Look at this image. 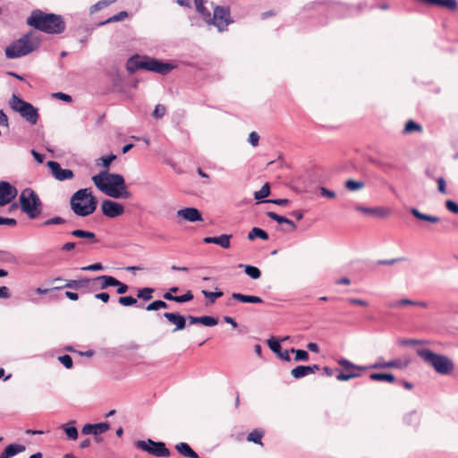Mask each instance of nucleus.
<instances>
[{"label":"nucleus","instance_id":"f257e3e1","mask_svg":"<svg viewBox=\"0 0 458 458\" xmlns=\"http://www.w3.org/2000/svg\"><path fill=\"white\" fill-rule=\"evenodd\" d=\"M95 186L106 196L114 199H129L131 197L124 178L119 174H111L106 170L92 176Z\"/></svg>","mask_w":458,"mask_h":458},{"label":"nucleus","instance_id":"f03ea898","mask_svg":"<svg viewBox=\"0 0 458 458\" xmlns=\"http://www.w3.org/2000/svg\"><path fill=\"white\" fill-rule=\"evenodd\" d=\"M95 186L106 196L114 199H129L131 197L124 178L119 174H111L106 170L92 176Z\"/></svg>","mask_w":458,"mask_h":458},{"label":"nucleus","instance_id":"7ed1b4c3","mask_svg":"<svg viewBox=\"0 0 458 458\" xmlns=\"http://www.w3.org/2000/svg\"><path fill=\"white\" fill-rule=\"evenodd\" d=\"M27 22L35 29L48 34H59L65 30V23L61 15L46 13L40 10L33 11Z\"/></svg>","mask_w":458,"mask_h":458},{"label":"nucleus","instance_id":"20e7f679","mask_svg":"<svg viewBox=\"0 0 458 458\" xmlns=\"http://www.w3.org/2000/svg\"><path fill=\"white\" fill-rule=\"evenodd\" d=\"M130 73H134L138 70H146L158 74L165 75L169 73L174 66L169 63H164L153 57L147 55H133L126 64Z\"/></svg>","mask_w":458,"mask_h":458},{"label":"nucleus","instance_id":"39448f33","mask_svg":"<svg viewBox=\"0 0 458 458\" xmlns=\"http://www.w3.org/2000/svg\"><path fill=\"white\" fill-rule=\"evenodd\" d=\"M98 199L92 195L90 188L75 191L70 199L71 209L79 216H88L97 209Z\"/></svg>","mask_w":458,"mask_h":458},{"label":"nucleus","instance_id":"423d86ee","mask_svg":"<svg viewBox=\"0 0 458 458\" xmlns=\"http://www.w3.org/2000/svg\"><path fill=\"white\" fill-rule=\"evenodd\" d=\"M38 37L28 33L13 42L5 48V55L9 59L19 58L29 55L39 47Z\"/></svg>","mask_w":458,"mask_h":458},{"label":"nucleus","instance_id":"0eeeda50","mask_svg":"<svg viewBox=\"0 0 458 458\" xmlns=\"http://www.w3.org/2000/svg\"><path fill=\"white\" fill-rule=\"evenodd\" d=\"M416 352L425 363L431 366L438 374L448 375L454 368L453 361L445 355L435 353L429 349H418Z\"/></svg>","mask_w":458,"mask_h":458},{"label":"nucleus","instance_id":"6e6552de","mask_svg":"<svg viewBox=\"0 0 458 458\" xmlns=\"http://www.w3.org/2000/svg\"><path fill=\"white\" fill-rule=\"evenodd\" d=\"M20 206L23 213L30 219L36 218L42 212V203L37 193L30 189H24L20 195Z\"/></svg>","mask_w":458,"mask_h":458},{"label":"nucleus","instance_id":"1a4fd4ad","mask_svg":"<svg viewBox=\"0 0 458 458\" xmlns=\"http://www.w3.org/2000/svg\"><path fill=\"white\" fill-rule=\"evenodd\" d=\"M10 107L20 114L30 124H36L38 120V109L35 108L30 103L24 101L20 97L13 95L10 102Z\"/></svg>","mask_w":458,"mask_h":458},{"label":"nucleus","instance_id":"9d476101","mask_svg":"<svg viewBox=\"0 0 458 458\" xmlns=\"http://www.w3.org/2000/svg\"><path fill=\"white\" fill-rule=\"evenodd\" d=\"M206 22L214 24L219 31H223L232 22L228 7L216 6L213 14L209 12V17L201 14Z\"/></svg>","mask_w":458,"mask_h":458},{"label":"nucleus","instance_id":"9b49d317","mask_svg":"<svg viewBox=\"0 0 458 458\" xmlns=\"http://www.w3.org/2000/svg\"><path fill=\"white\" fill-rule=\"evenodd\" d=\"M135 446L156 457H168L171 454L164 442H156L150 438L136 441Z\"/></svg>","mask_w":458,"mask_h":458},{"label":"nucleus","instance_id":"f8f14e48","mask_svg":"<svg viewBox=\"0 0 458 458\" xmlns=\"http://www.w3.org/2000/svg\"><path fill=\"white\" fill-rule=\"evenodd\" d=\"M18 195L17 189L5 181L0 182V207L11 203Z\"/></svg>","mask_w":458,"mask_h":458},{"label":"nucleus","instance_id":"ddd939ff","mask_svg":"<svg viewBox=\"0 0 458 458\" xmlns=\"http://www.w3.org/2000/svg\"><path fill=\"white\" fill-rule=\"evenodd\" d=\"M101 210L106 216L110 218L117 217L124 213V208L122 204L110 199L102 201Z\"/></svg>","mask_w":458,"mask_h":458},{"label":"nucleus","instance_id":"4468645a","mask_svg":"<svg viewBox=\"0 0 458 458\" xmlns=\"http://www.w3.org/2000/svg\"><path fill=\"white\" fill-rule=\"evenodd\" d=\"M47 166L50 168L53 176L60 182L71 180L74 176L71 169L62 168L60 164L55 161H48Z\"/></svg>","mask_w":458,"mask_h":458},{"label":"nucleus","instance_id":"2eb2a0df","mask_svg":"<svg viewBox=\"0 0 458 458\" xmlns=\"http://www.w3.org/2000/svg\"><path fill=\"white\" fill-rule=\"evenodd\" d=\"M410 360H401V359H395L389 361H377L370 366H369V369H405L409 365Z\"/></svg>","mask_w":458,"mask_h":458},{"label":"nucleus","instance_id":"dca6fc26","mask_svg":"<svg viewBox=\"0 0 458 458\" xmlns=\"http://www.w3.org/2000/svg\"><path fill=\"white\" fill-rule=\"evenodd\" d=\"M176 216L191 223L203 220L201 213L196 208H185L179 209L176 212Z\"/></svg>","mask_w":458,"mask_h":458},{"label":"nucleus","instance_id":"f3484780","mask_svg":"<svg viewBox=\"0 0 458 458\" xmlns=\"http://www.w3.org/2000/svg\"><path fill=\"white\" fill-rule=\"evenodd\" d=\"M117 284L116 278L111 276H99L92 278V290H104Z\"/></svg>","mask_w":458,"mask_h":458},{"label":"nucleus","instance_id":"a211bd4d","mask_svg":"<svg viewBox=\"0 0 458 458\" xmlns=\"http://www.w3.org/2000/svg\"><path fill=\"white\" fill-rule=\"evenodd\" d=\"M171 324L175 325L174 331L182 330L186 327V318L178 312H165L163 315Z\"/></svg>","mask_w":458,"mask_h":458},{"label":"nucleus","instance_id":"6ab92c4d","mask_svg":"<svg viewBox=\"0 0 458 458\" xmlns=\"http://www.w3.org/2000/svg\"><path fill=\"white\" fill-rule=\"evenodd\" d=\"M319 369L318 365L303 366L300 365L291 370V375L295 379H300Z\"/></svg>","mask_w":458,"mask_h":458},{"label":"nucleus","instance_id":"aec40b11","mask_svg":"<svg viewBox=\"0 0 458 458\" xmlns=\"http://www.w3.org/2000/svg\"><path fill=\"white\" fill-rule=\"evenodd\" d=\"M356 209L362 213L375 215L379 217H386L391 214V208H386V207L365 208V207L358 206V207H356Z\"/></svg>","mask_w":458,"mask_h":458},{"label":"nucleus","instance_id":"412c9836","mask_svg":"<svg viewBox=\"0 0 458 458\" xmlns=\"http://www.w3.org/2000/svg\"><path fill=\"white\" fill-rule=\"evenodd\" d=\"M267 345L280 359L285 361H290L291 358L289 355L290 351L282 352V347L278 340L275 338H270L267 341Z\"/></svg>","mask_w":458,"mask_h":458},{"label":"nucleus","instance_id":"4be33fe9","mask_svg":"<svg viewBox=\"0 0 458 458\" xmlns=\"http://www.w3.org/2000/svg\"><path fill=\"white\" fill-rule=\"evenodd\" d=\"M232 237H233L232 234H221L220 236H217V237L208 236V237H205L203 239V242L205 243L217 244L224 249H229L231 246L230 240Z\"/></svg>","mask_w":458,"mask_h":458},{"label":"nucleus","instance_id":"5701e85b","mask_svg":"<svg viewBox=\"0 0 458 458\" xmlns=\"http://www.w3.org/2000/svg\"><path fill=\"white\" fill-rule=\"evenodd\" d=\"M25 446L23 445L19 444H10L1 453L0 458H11L20 453L25 451Z\"/></svg>","mask_w":458,"mask_h":458},{"label":"nucleus","instance_id":"b1692460","mask_svg":"<svg viewBox=\"0 0 458 458\" xmlns=\"http://www.w3.org/2000/svg\"><path fill=\"white\" fill-rule=\"evenodd\" d=\"M175 449L182 456L189 458H199V454L187 443L181 442L176 444Z\"/></svg>","mask_w":458,"mask_h":458},{"label":"nucleus","instance_id":"393cba45","mask_svg":"<svg viewBox=\"0 0 458 458\" xmlns=\"http://www.w3.org/2000/svg\"><path fill=\"white\" fill-rule=\"evenodd\" d=\"M232 298L243 303H262L263 300L259 296L246 295L239 293H233Z\"/></svg>","mask_w":458,"mask_h":458},{"label":"nucleus","instance_id":"a878e982","mask_svg":"<svg viewBox=\"0 0 458 458\" xmlns=\"http://www.w3.org/2000/svg\"><path fill=\"white\" fill-rule=\"evenodd\" d=\"M89 285L92 287V278H82L79 280H69L67 281L64 287L78 290L81 288L88 287Z\"/></svg>","mask_w":458,"mask_h":458},{"label":"nucleus","instance_id":"bb28decb","mask_svg":"<svg viewBox=\"0 0 458 458\" xmlns=\"http://www.w3.org/2000/svg\"><path fill=\"white\" fill-rule=\"evenodd\" d=\"M71 234L77 238H84L88 240L89 243H95L98 242L97 236L94 233L84 231L81 229H76L71 232Z\"/></svg>","mask_w":458,"mask_h":458},{"label":"nucleus","instance_id":"cd10ccee","mask_svg":"<svg viewBox=\"0 0 458 458\" xmlns=\"http://www.w3.org/2000/svg\"><path fill=\"white\" fill-rule=\"evenodd\" d=\"M163 297L167 301H174L182 303L191 301L193 299V294L191 291H187L186 293L180 296H174L173 294H170V293H165L163 295Z\"/></svg>","mask_w":458,"mask_h":458},{"label":"nucleus","instance_id":"c85d7f7f","mask_svg":"<svg viewBox=\"0 0 458 458\" xmlns=\"http://www.w3.org/2000/svg\"><path fill=\"white\" fill-rule=\"evenodd\" d=\"M410 212L418 219L424 220L427 222H430L433 224L438 223L440 221V218L436 216L427 215L420 212L417 208H411Z\"/></svg>","mask_w":458,"mask_h":458},{"label":"nucleus","instance_id":"c756f323","mask_svg":"<svg viewBox=\"0 0 458 458\" xmlns=\"http://www.w3.org/2000/svg\"><path fill=\"white\" fill-rule=\"evenodd\" d=\"M74 421H70L69 423L63 424L61 426L62 429L65 432L67 437L71 440H76L78 438V430L73 426Z\"/></svg>","mask_w":458,"mask_h":458},{"label":"nucleus","instance_id":"7c9ffc66","mask_svg":"<svg viewBox=\"0 0 458 458\" xmlns=\"http://www.w3.org/2000/svg\"><path fill=\"white\" fill-rule=\"evenodd\" d=\"M267 216L269 218L273 219L274 221H276L279 224H287L288 225L291 226L292 230H295L296 229L295 224L292 220H290V219H288V218H286L284 216H279L276 213L272 212V211L267 212Z\"/></svg>","mask_w":458,"mask_h":458},{"label":"nucleus","instance_id":"2f4dec72","mask_svg":"<svg viewBox=\"0 0 458 458\" xmlns=\"http://www.w3.org/2000/svg\"><path fill=\"white\" fill-rule=\"evenodd\" d=\"M369 378L373 381H387L389 383H394L395 381L394 375L391 373H372L370 374Z\"/></svg>","mask_w":458,"mask_h":458},{"label":"nucleus","instance_id":"473e14b6","mask_svg":"<svg viewBox=\"0 0 458 458\" xmlns=\"http://www.w3.org/2000/svg\"><path fill=\"white\" fill-rule=\"evenodd\" d=\"M257 237H259L264 241H267L269 238L268 234L266 231H264L259 227H253L248 234V239L250 241H253Z\"/></svg>","mask_w":458,"mask_h":458},{"label":"nucleus","instance_id":"72a5a7b5","mask_svg":"<svg viewBox=\"0 0 458 458\" xmlns=\"http://www.w3.org/2000/svg\"><path fill=\"white\" fill-rule=\"evenodd\" d=\"M239 267H243L244 272L246 273V275H248L252 279H259L261 276V272L257 267H254L251 265H242V264H240Z\"/></svg>","mask_w":458,"mask_h":458},{"label":"nucleus","instance_id":"f704fd0d","mask_svg":"<svg viewBox=\"0 0 458 458\" xmlns=\"http://www.w3.org/2000/svg\"><path fill=\"white\" fill-rule=\"evenodd\" d=\"M431 5H438L454 11L457 8L458 3L456 0H433Z\"/></svg>","mask_w":458,"mask_h":458},{"label":"nucleus","instance_id":"c9c22d12","mask_svg":"<svg viewBox=\"0 0 458 458\" xmlns=\"http://www.w3.org/2000/svg\"><path fill=\"white\" fill-rule=\"evenodd\" d=\"M344 186L351 191H356L361 190L365 186V183L362 181L349 179L345 182Z\"/></svg>","mask_w":458,"mask_h":458},{"label":"nucleus","instance_id":"e433bc0d","mask_svg":"<svg viewBox=\"0 0 458 458\" xmlns=\"http://www.w3.org/2000/svg\"><path fill=\"white\" fill-rule=\"evenodd\" d=\"M263 431L262 430H259V429H254L253 431H251L248 437H247V440L249 442H253L255 444H259V445H262V442H261V438L263 437Z\"/></svg>","mask_w":458,"mask_h":458},{"label":"nucleus","instance_id":"4c0bfd02","mask_svg":"<svg viewBox=\"0 0 458 458\" xmlns=\"http://www.w3.org/2000/svg\"><path fill=\"white\" fill-rule=\"evenodd\" d=\"M338 363L343 366L344 368V369L346 371H351L352 369H359V370H367L369 369V366L368 367H362V366H356L354 365L353 363H352L351 361L345 360V359H342L338 361Z\"/></svg>","mask_w":458,"mask_h":458},{"label":"nucleus","instance_id":"58836bf2","mask_svg":"<svg viewBox=\"0 0 458 458\" xmlns=\"http://www.w3.org/2000/svg\"><path fill=\"white\" fill-rule=\"evenodd\" d=\"M115 159H116V156L114 154H110L108 156H103V157H99L97 162L98 165L101 164V165L104 168H106V170L107 171L111 163Z\"/></svg>","mask_w":458,"mask_h":458},{"label":"nucleus","instance_id":"ea45409f","mask_svg":"<svg viewBox=\"0 0 458 458\" xmlns=\"http://www.w3.org/2000/svg\"><path fill=\"white\" fill-rule=\"evenodd\" d=\"M167 307H168V305L166 302H165L164 301H161V300H157V301H154L153 302L149 303L146 307V310L148 311H152V310H158L159 309H166Z\"/></svg>","mask_w":458,"mask_h":458},{"label":"nucleus","instance_id":"a19ab883","mask_svg":"<svg viewBox=\"0 0 458 458\" xmlns=\"http://www.w3.org/2000/svg\"><path fill=\"white\" fill-rule=\"evenodd\" d=\"M290 352L295 353V357H294L295 361H307L310 357L309 353L304 350H296L294 348H292L290 350Z\"/></svg>","mask_w":458,"mask_h":458},{"label":"nucleus","instance_id":"79ce46f5","mask_svg":"<svg viewBox=\"0 0 458 458\" xmlns=\"http://www.w3.org/2000/svg\"><path fill=\"white\" fill-rule=\"evenodd\" d=\"M153 292H154V289L145 287V288L138 290L137 297L140 299H142L144 301H148L152 298Z\"/></svg>","mask_w":458,"mask_h":458},{"label":"nucleus","instance_id":"37998d69","mask_svg":"<svg viewBox=\"0 0 458 458\" xmlns=\"http://www.w3.org/2000/svg\"><path fill=\"white\" fill-rule=\"evenodd\" d=\"M201 293L209 300L210 303H214L217 298H220L223 296L222 291L217 292H208L207 290H202Z\"/></svg>","mask_w":458,"mask_h":458},{"label":"nucleus","instance_id":"c03bdc74","mask_svg":"<svg viewBox=\"0 0 458 458\" xmlns=\"http://www.w3.org/2000/svg\"><path fill=\"white\" fill-rule=\"evenodd\" d=\"M93 428L94 435L98 436L107 431L110 428V425L107 422L96 423L93 424Z\"/></svg>","mask_w":458,"mask_h":458},{"label":"nucleus","instance_id":"a18cd8bd","mask_svg":"<svg viewBox=\"0 0 458 458\" xmlns=\"http://www.w3.org/2000/svg\"><path fill=\"white\" fill-rule=\"evenodd\" d=\"M270 193V188L268 183H265L261 189L258 191H255L254 197L256 199H262L267 197Z\"/></svg>","mask_w":458,"mask_h":458},{"label":"nucleus","instance_id":"49530a36","mask_svg":"<svg viewBox=\"0 0 458 458\" xmlns=\"http://www.w3.org/2000/svg\"><path fill=\"white\" fill-rule=\"evenodd\" d=\"M415 131H422V127L420 124H418L417 123H415L414 121H412V120L408 121L405 123L404 132L411 133V132H413Z\"/></svg>","mask_w":458,"mask_h":458},{"label":"nucleus","instance_id":"de8ad7c7","mask_svg":"<svg viewBox=\"0 0 458 458\" xmlns=\"http://www.w3.org/2000/svg\"><path fill=\"white\" fill-rule=\"evenodd\" d=\"M207 0H194L196 10L199 13L209 17V11L204 6Z\"/></svg>","mask_w":458,"mask_h":458},{"label":"nucleus","instance_id":"09e8293b","mask_svg":"<svg viewBox=\"0 0 458 458\" xmlns=\"http://www.w3.org/2000/svg\"><path fill=\"white\" fill-rule=\"evenodd\" d=\"M127 17H128L127 12L122 11V12L113 15L112 17L108 18L106 21L102 22V24H107V23H110V22L120 21L124 20Z\"/></svg>","mask_w":458,"mask_h":458},{"label":"nucleus","instance_id":"8fccbe9b","mask_svg":"<svg viewBox=\"0 0 458 458\" xmlns=\"http://www.w3.org/2000/svg\"><path fill=\"white\" fill-rule=\"evenodd\" d=\"M200 324L206 327H214L218 324V318L211 316L200 317Z\"/></svg>","mask_w":458,"mask_h":458},{"label":"nucleus","instance_id":"3c124183","mask_svg":"<svg viewBox=\"0 0 458 458\" xmlns=\"http://www.w3.org/2000/svg\"><path fill=\"white\" fill-rule=\"evenodd\" d=\"M404 420L407 424L417 425L420 422V416L417 411H413L407 414Z\"/></svg>","mask_w":458,"mask_h":458},{"label":"nucleus","instance_id":"603ef678","mask_svg":"<svg viewBox=\"0 0 458 458\" xmlns=\"http://www.w3.org/2000/svg\"><path fill=\"white\" fill-rule=\"evenodd\" d=\"M360 374L353 373L352 371L341 372L336 376V379L339 381H348L352 378L359 377Z\"/></svg>","mask_w":458,"mask_h":458},{"label":"nucleus","instance_id":"864d4df0","mask_svg":"<svg viewBox=\"0 0 458 458\" xmlns=\"http://www.w3.org/2000/svg\"><path fill=\"white\" fill-rule=\"evenodd\" d=\"M416 303V301H413L409 299H402L398 301L389 303L388 306L390 308H401L405 305H415Z\"/></svg>","mask_w":458,"mask_h":458},{"label":"nucleus","instance_id":"5fc2aeb1","mask_svg":"<svg viewBox=\"0 0 458 458\" xmlns=\"http://www.w3.org/2000/svg\"><path fill=\"white\" fill-rule=\"evenodd\" d=\"M118 302L123 306H132L137 303V300L132 296H122L118 299Z\"/></svg>","mask_w":458,"mask_h":458},{"label":"nucleus","instance_id":"6e6d98bb","mask_svg":"<svg viewBox=\"0 0 458 458\" xmlns=\"http://www.w3.org/2000/svg\"><path fill=\"white\" fill-rule=\"evenodd\" d=\"M58 360L66 368L71 369L72 367V359L70 355H63L58 357Z\"/></svg>","mask_w":458,"mask_h":458},{"label":"nucleus","instance_id":"4d7b16f0","mask_svg":"<svg viewBox=\"0 0 458 458\" xmlns=\"http://www.w3.org/2000/svg\"><path fill=\"white\" fill-rule=\"evenodd\" d=\"M65 223V219L61 216H55L50 219L46 220L43 225H62Z\"/></svg>","mask_w":458,"mask_h":458},{"label":"nucleus","instance_id":"13d9d810","mask_svg":"<svg viewBox=\"0 0 458 458\" xmlns=\"http://www.w3.org/2000/svg\"><path fill=\"white\" fill-rule=\"evenodd\" d=\"M165 106L158 104L156 106L155 110L153 112V116L155 118H162L165 114Z\"/></svg>","mask_w":458,"mask_h":458},{"label":"nucleus","instance_id":"bf43d9fd","mask_svg":"<svg viewBox=\"0 0 458 458\" xmlns=\"http://www.w3.org/2000/svg\"><path fill=\"white\" fill-rule=\"evenodd\" d=\"M108 4L109 3L107 1H106V0L98 1V3H96L95 4H93L90 7V12L91 13L98 12V11L106 7L108 5Z\"/></svg>","mask_w":458,"mask_h":458},{"label":"nucleus","instance_id":"052dcab7","mask_svg":"<svg viewBox=\"0 0 458 458\" xmlns=\"http://www.w3.org/2000/svg\"><path fill=\"white\" fill-rule=\"evenodd\" d=\"M248 141L252 147H257L259 141V135L256 131H251L249 135Z\"/></svg>","mask_w":458,"mask_h":458},{"label":"nucleus","instance_id":"680f3d73","mask_svg":"<svg viewBox=\"0 0 458 458\" xmlns=\"http://www.w3.org/2000/svg\"><path fill=\"white\" fill-rule=\"evenodd\" d=\"M445 208L452 213L458 215V204L453 200L445 201Z\"/></svg>","mask_w":458,"mask_h":458},{"label":"nucleus","instance_id":"e2e57ef3","mask_svg":"<svg viewBox=\"0 0 458 458\" xmlns=\"http://www.w3.org/2000/svg\"><path fill=\"white\" fill-rule=\"evenodd\" d=\"M103 269H104V267L102 266L101 263H95V264H91L87 267H81V270H84V271H101Z\"/></svg>","mask_w":458,"mask_h":458},{"label":"nucleus","instance_id":"0e129e2a","mask_svg":"<svg viewBox=\"0 0 458 458\" xmlns=\"http://www.w3.org/2000/svg\"><path fill=\"white\" fill-rule=\"evenodd\" d=\"M319 191H320L321 196L328 198V199H335L336 196L335 191L328 190L325 187H320Z\"/></svg>","mask_w":458,"mask_h":458},{"label":"nucleus","instance_id":"69168bd1","mask_svg":"<svg viewBox=\"0 0 458 458\" xmlns=\"http://www.w3.org/2000/svg\"><path fill=\"white\" fill-rule=\"evenodd\" d=\"M116 283L117 284H114V286L117 287L116 292L118 294H123L128 291L129 287L127 284L120 282L118 279H116Z\"/></svg>","mask_w":458,"mask_h":458},{"label":"nucleus","instance_id":"338daca9","mask_svg":"<svg viewBox=\"0 0 458 458\" xmlns=\"http://www.w3.org/2000/svg\"><path fill=\"white\" fill-rule=\"evenodd\" d=\"M53 97L57 99H61L65 102H72V97L63 92H56L53 94Z\"/></svg>","mask_w":458,"mask_h":458},{"label":"nucleus","instance_id":"774afa93","mask_svg":"<svg viewBox=\"0 0 458 458\" xmlns=\"http://www.w3.org/2000/svg\"><path fill=\"white\" fill-rule=\"evenodd\" d=\"M437 188H438V191L441 192V193H444L445 194L446 193V183H445V181L443 177H438L437 179Z\"/></svg>","mask_w":458,"mask_h":458}]
</instances>
